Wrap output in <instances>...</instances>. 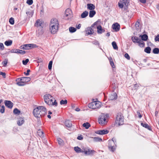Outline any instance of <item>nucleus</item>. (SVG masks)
<instances>
[{"label": "nucleus", "mask_w": 159, "mask_h": 159, "mask_svg": "<svg viewBox=\"0 0 159 159\" xmlns=\"http://www.w3.org/2000/svg\"><path fill=\"white\" fill-rule=\"evenodd\" d=\"M93 140L95 142H99L102 141V139L98 137H95L93 138Z\"/></svg>", "instance_id": "41"}, {"label": "nucleus", "mask_w": 159, "mask_h": 159, "mask_svg": "<svg viewBox=\"0 0 159 159\" xmlns=\"http://www.w3.org/2000/svg\"><path fill=\"white\" fill-rule=\"evenodd\" d=\"M30 80V78L29 77H21V78H19L17 79L16 81H22L25 84V83L28 82Z\"/></svg>", "instance_id": "12"}, {"label": "nucleus", "mask_w": 159, "mask_h": 159, "mask_svg": "<svg viewBox=\"0 0 159 159\" xmlns=\"http://www.w3.org/2000/svg\"><path fill=\"white\" fill-rule=\"evenodd\" d=\"M120 25L118 23H116L112 25V27L113 30H114L116 31L117 32L120 30Z\"/></svg>", "instance_id": "15"}, {"label": "nucleus", "mask_w": 159, "mask_h": 159, "mask_svg": "<svg viewBox=\"0 0 159 159\" xmlns=\"http://www.w3.org/2000/svg\"><path fill=\"white\" fill-rule=\"evenodd\" d=\"M107 116L104 114H102L98 119L99 123L101 125L105 124L107 122Z\"/></svg>", "instance_id": "5"}, {"label": "nucleus", "mask_w": 159, "mask_h": 159, "mask_svg": "<svg viewBox=\"0 0 159 159\" xmlns=\"http://www.w3.org/2000/svg\"><path fill=\"white\" fill-rule=\"evenodd\" d=\"M0 112L1 113H3L5 112V107L4 105L1 106L0 110Z\"/></svg>", "instance_id": "44"}, {"label": "nucleus", "mask_w": 159, "mask_h": 159, "mask_svg": "<svg viewBox=\"0 0 159 159\" xmlns=\"http://www.w3.org/2000/svg\"><path fill=\"white\" fill-rule=\"evenodd\" d=\"M97 31L98 34H102L104 32L105 30L102 29L101 25H99L97 27Z\"/></svg>", "instance_id": "22"}, {"label": "nucleus", "mask_w": 159, "mask_h": 159, "mask_svg": "<svg viewBox=\"0 0 159 159\" xmlns=\"http://www.w3.org/2000/svg\"><path fill=\"white\" fill-rule=\"evenodd\" d=\"M137 115H138V116H139V118H141L142 117V115H141V114H140L139 111H137Z\"/></svg>", "instance_id": "64"}, {"label": "nucleus", "mask_w": 159, "mask_h": 159, "mask_svg": "<svg viewBox=\"0 0 159 159\" xmlns=\"http://www.w3.org/2000/svg\"><path fill=\"white\" fill-rule=\"evenodd\" d=\"M52 61H51L49 63L48 65V68L49 70H50L52 69Z\"/></svg>", "instance_id": "46"}, {"label": "nucleus", "mask_w": 159, "mask_h": 159, "mask_svg": "<svg viewBox=\"0 0 159 159\" xmlns=\"http://www.w3.org/2000/svg\"><path fill=\"white\" fill-rule=\"evenodd\" d=\"M38 135L41 137H43L44 136L43 132L40 130H39L38 132Z\"/></svg>", "instance_id": "49"}, {"label": "nucleus", "mask_w": 159, "mask_h": 159, "mask_svg": "<svg viewBox=\"0 0 159 159\" xmlns=\"http://www.w3.org/2000/svg\"><path fill=\"white\" fill-rule=\"evenodd\" d=\"M116 139L114 138H113L111 140H109L108 146H113V145H116Z\"/></svg>", "instance_id": "16"}, {"label": "nucleus", "mask_w": 159, "mask_h": 159, "mask_svg": "<svg viewBox=\"0 0 159 159\" xmlns=\"http://www.w3.org/2000/svg\"><path fill=\"white\" fill-rule=\"evenodd\" d=\"M139 37L141 38V39L142 40L145 41L147 40L148 38V36L146 34L140 35L139 36Z\"/></svg>", "instance_id": "25"}, {"label": "nucleus", "mask_w": 159, "mask_h": 159, "mask_svg": "<svg viewBox=\"0 0 159 159\" xmlns=\"http://www.w3.org/2000/svg\"><path fill=\"white\" fill-rule=\"evenodd\" d=\"M30 71V69H28L27 70V72L26 73L25 72L24 73L27 76L29 75V72Z\"/></svg>", "instance_id": "61"}, {"label": "nucleus", "mask_w": 159, "mask_h": 159, "mask_svg": "<svg viewBox=\"0 0 159 159\" xmlns=\"http://www.w3.org/2000/svg\"><path fill=\"white\" fill-rule=\"evenodd\" d=\"M112 45L114 49L115 50H118V47L116 42L115 41H113L112 43Z\"/></svg>", "instance_id": "32"}, {"label": "nucleus", "mask_w": 159, "mask_h": 159, "mask_svg": "<svg viewBox=\"0 0 159 159\" xmlns=\"http://www.w3.org/2000/svg\"><path fill=\"white\" fill-rule=\"evenodd\" d=\"M75 151L77 153L81 152L82 149L78 147H74Z\"/></svg>", "instance_id": "31"}, {"label": "nucleus", "mask_w": 159, "mask_h": 159, "mask_svg": "<svg viewBox=\"0 0 159 159\" xmlns=\"http://www.w3.org/2000/svg\"><path fill=\"white\" fill-rule=\"evenodd\" d=\"M124 116L121 113L117 114L116 117V122L119 125H121L124 124Z\"/></svg>", "instance_id": "2"}, {"label": "nucleus", "mask_w": 159, "mask_h": 159, "mask_svg": "<svg viewBox=\"0 0 159 159\" xmlns=\"http://www.w3.org/2000/svg\"><path fill=\"white\" fill-rule=\"evenodd\" d=\"M72 11L70 9H67L65 12V17L67 19H69L72 17Z\"/></svg>", "instance_id": "8"}, {"label": "nucleus", "mask_w": 159, "mask_h": 159, "mask_svg": "<svg viewBox=\"0 0 159 159\" xmlns=\"http://www.w3.org/2000/svg\"><path fill=\"white\" fill-rule=\"evenodd\" d=\"M4 47L2 43H0V50H2L4 49Z\"/></svg>", "instance_id": "56"}, {"label": "nucleus", "mask_w": 159, "mask_h": 159, "mask_svg": "<svg viewBox=\"0 0 159 159\" xmlns=\"http://www.w3.org/2000/svg\"><path fill=\"white\" fill-rule=\"evenodd\" d=\"M59 24L56 19H53L51 20L50 24V30L51 33L54 34L57 31Z\"/></svg>", "instance_id": "1"}, {"label": "nucleus", "mask_w": 159, "mask_h": 159, "mask_svg": "<svg viewBox=\"0 0 159 159\" xmlns=\"http://www.w3.org/2000/svg\"><path fill=\"white\" fill-rule=\"evenodd\" d=\"M89 12L88 11H84L81 15V17L82 18H84L86 17L88 15Z\"/></svg>", "instance_id": "23"}, {"label": "nucleus", "mask_w": 159, "mask_h": 159, "mask_svg": "<svg viewBox=\"0 0 159 159\" xmlns=\"http://www.w3.org/2000/svg\"><path fill=\"white\" fill-rule=\"evenodd\" d=\"M57 140L58 143L59 145H61L63 143V141L60 138H57Z\"/></svg>", "instance_id": "48"}, {"label": "nucleus", "mask_w": 159, "mask_h": 159, "mask_svg": "<svg viewBox=\"0 0 159 159\" xmlns=\"http://www.w3.org/2000/svg\"><path fill=\"white\" fill-rule=\"evenodd\" d=\"M16 81H18L17 83V84L19 86H23L25 84L22 81L18 80Z\"/></svg>", "instance_id": "39"}, {"label": "nucleus", "mask_w": 159, "mask_h": 159, "mask_svg": "<svg viewBox=\"0 0 159 159\" xmlns=\"http://www.w3.org/2000/svg\"><path fill=\"white\" fill-rule=\"evenodd\" d=\"M83 126L86 129H88L90 126V124L89 122H86L83 124Z\"/></svg>", "instance_id": "30"}, {"label": "nucleus", "mask_w": 159, "mask_h": 159, "mask_svg": "<svg viewBox=\"0 0 159 159\" xmlns=\"http://www.w3.org/2000/svg\"><path fill=\"white\" fill-rule=\"evenodd\" d=\"M152 52L155 54H157L159 53V49L158 48H154L152 51Z\"/></svg>", "instance_id": "38"}, {"label": "nucleus", "mask_w": 159, "mask_h": 159, "mask_svg": "<svg viewBox=\"0 0 159 159\" xmlns=\"http://www.w3.org/2000/svg\"><path fill=\"white\" fill-rule=\"evenodd\" d=\"M65 124L66 127L69 128L71 127L72 125V122L69 120H66L65 122Z\"/></svg>", "instance_id": "21"}, {"label": "nucleus", "mask_w": 159, "mask_h": 159, "mask_svg": "<svg viewBox=\"0 0 159 159\" xmlns=\"http://www.w3.org/2000/svg\"><path fill=\"white\" fill-rule=\"evenodd\" d=\"M124 56L125 57V58H126L128 60H129L130 59V57L129 55L127 53H126L125 54Z\"/></svg>", "instance_id": "58"}, {"label": "nucleus", "mask_w": 159, "mask_h": 159, "mask_svg": "<svg viewBox=\"0 0 159 159\" xmlns=\"http://www.w3.org/2000/svg\"><path fill=\"white\" fill-rule=\"evenodd\" d=\"M117 94L116 93H113V94H111L110 96L109 99L111 100L116 99L117 98Z\"/></svg>", "instance_id": "17"}, {"label": "nucleus", "mask_w": 159, "mask_h": 159, "mask_svg": "<svg viewBox=\"0 0 159 159\" xmlns=\"http://www.w3.org/2000/svg\"><path fill=\"white\" fill-rule=\"evenodd\" d=\"M141 125L143 127L148 129L149 130H152L151 127L147 123H141Z\"/></svg>", "instance_id": "24"}, {"label": "nucleus", "mask_w": 159, "mask_h": 159, "mask_svg": "<svg viewBox=\"0 0 159 159\" xmlns=\"http://www.w3.org/2000/svg\"><path fill=\"white\" fill-rule=\"evenodd\" d=\"M108 132L109 131L107 129L98 130L95 132L96 133L100 135H103L106 134H108Z\"/></svg>", "instance_id": "14"}, {"label": "nucleus", "mask_w": 159, "mask_h": 159, "mask_svg": "<svg viewBox=\"0 0 159 159\" xmlns=\"http://www.w3.org/2000/svg\"><path fill=\"white\" fill-rule=\"evenodd\" d=\"M9 22L12 25H14V18L12 17L10 18L9 20Z\"/></svg>", "instance_id": "45"}, {"label": "nucleus", "mask_w": 159, "mask_h": 159, "mask_svg": "<svg viewBox=\"0 0 159 159\" xmlns=\"http://www.w3.org/2000/svg\"><path fill=\"white\" fill-rule=\"evenodd\" d=\"M120 2L126 6L128 5V0H120Z\"/></svg>", "instance_id": "43"}, {"label": "nucleus", "mask_w": 159, "mask_h": 159, "mask_svg": "<svg viewBox=\"0 0 159 159\" xmlns=\"http://www.w3.org/2000/svg\"><path fill=\"white\" fill-rule=\"evenodd\" d=\"M89 107L93 109H98L101 107L100 103L98 101H94L88 104Z\"/></svg>", "instance_id": "4"}, {"label": "nucleus", "mask_w": 159, "mask_h": 159, "mask_svg": "<svg viewBox=\"0 0 159 159\" xmlns=\"http://www.w3.org/2000/svg\"><path fill=\"white\" fill-rule=\"evenodd\" d=\"M95 151L93 150H91L89 149L88 150L87 152V154H86V155H93L95 152Z\"/></svg>", "instance_id": "27"}, {"label": "nucleus", "mask_w": 159, "mask_h": 159, "mask_svg": "<svg viewBox=\"0 0 159 159\" xmlns=\"http://www.w3.org/2000/svg\"><path fill=\"white\" fill-rule=\"evenodd\" d=\"M39 108L40 110V117H43L46 114V108L43 106H39Z\"/></svg>", "instance_id": "11"}, {"label": "nucleus", "mask_w": 159, "mask_h": 159, "mask_svg": "<svg viewBox=\"0 0 159 159\" xmlns=\"http://www.w3.org/2000/svg\"><path fill=\"white\" fill-rule=\"evenodd\" d=\"M131 39L133 42L134 43L139 42L141 41V40L139 39L138 37L136 36L133 37L131 38Z\"/></svg>", "instance_id": "20"}, {"label": "nucleus", "mask_w": 159, "mask_h": 159, "mask_svg": "<svg viewBox=\"0 0 159 159\" xmlns=\"http://www.w3.org/2000/svg\"><path fill=\"white\" fill-rule=\"evenodd\" d=\"M44 100L46 103L49 105H51V103L54 98L49 94H46L44 96Z\"/></svg>", "instance_id": "3"}, {"label": "nucleus", "mask_w": 159, "mask_h": 159, "mask_svg": "<svg viewBox=\"0 0 159 159\" xmlns=\"http://www.w3.org/2000/svg\"><path fill=\"white\" fill-rule=\"evenodd\" d=\"M77 139L78 140H81L83 139V137L81 135L78 136Z\"/></svg>", "instance_id": "63"}, {"label": "nucleus", "mask_w": 159, "mask_h": 159, "mask_svg": "<svg viewBox=\"0 0 159 159\" xmlns=\"http://www.w3.org/2000/svg\"><path fill=\"white\" fill-rule=\"evenodd\" d=\"M154 39L156 42H159V34L157 35L155 37Z\"/></svg>", "instance_id": "59"}, {"label": "nucleus", "mask_w": 159, "mask_h": 159, "mask_svg": "<svg viewBox=\"0 0 159 159\" xmlns=\"http://www.w3.org/2000/svg\"><path fill=\"white\" fill-rule=\"evenodd\" d=\"M51 105H53V106H55L57 107V103L56 101V100H55L54 102H52L51 103Z\"/></svg>", "instance_id": "52"}, {"label": "nucleus", "mask_w": 159, "mask_h": 159, "mask_svg": "<svg viewBox=\"0 0 159 159\" xmlns=\"http://www.w3.org/2000/svg\"><path fill=\"white\" fill-rule=\"evenodd\" d=\"M6 73L5 72H0V75H1L3 76V77L4 78H5Z\"/></svg>", "instance_id": "62"}, {"label": "nucleus", "mask_w": 159, "mask_h": 159, "mask_svg": "<svg viewBox=\"0 0 159 159\" xmlns=\"http://www.w3.org/2000/svg\"><path fill=\"white\" fill-rule=\"evenodd\" d=\"M26 3L29 5H30L33 4V0H27Z\"/></svg>", "instance_id": "53"}, {"label": "nucleus", "mask_w": 159, "mask_h": 159, "mask_svg": "<svg viewBox=\"0 0 159 159\" xmlns=\"http://www.w3.org/2000/svg\"><path fill=\"white\" fill-rule=\"evenodd\" d=\"M18 49H11V50L10 52L11 53H18Z\"/></svg>", "instance_id": "47"}, {"label": "nucleus", "mask_w": 159, "mask_h": 159, "mask_svg": "<svg viewBox=\"0 0 159 159\" xmlns=\"http://www.w3.org/2000/svg\"><path fill=\"white\" fill-rule=\"evenodd\" d=\"M25 122L23 118H20L18 119V120L17 122V124L19 126H21Z\"/></svg>", "instance_id": "19"}, {"label": "nucleus", "mask_w": 159, "mask_h": 159, "mask_svg": "<svg viewBox=\"0 0 159 159\" xmlns=\"http://www.w3.org/2000/svg\"><path fill=\"white\" fill-rule=\"evenodd\" d=\"M13 112L15 114L19 115L20 113V111L18 109L16 108L13 110Z\"/></svg>", "instance_id": "35"}, {"label": "nucleus", "mask_w": 159, "mask_h": 159, "mask_svg": "<svg viewBox=\"0 0 159 159\" xmlns=\"http://www.w3.org/2000/svg\"><path fill=\"white\" fill-rule=\"evenodd\" d=\"M67 100H61L60 101V104L61 105H66L67 104Z\"/></svg>", "instance_id": "40"}, {"label": "nucleus", "mask_w": 159, "mask_h": 159, "mask_svg": "<svg viewBox=\"0 0 159 159\" xmlns=\"http://www.w3.org/2000/svg\"><path fill=\"white\" fill-rule=\"evenodd\" d=\"M25 53V52L24 50H22L18 49V53H20L22 54H24Z\"/></svg>", "instance_id": "55"}, {"label": "nucleus", "mask_w": 159, "mask_h": 159, "mask_svg": "<svg viewBox=\"0 0 159 159\" xmlns=\"http://www.w3.org/2000/svg\"><path fill=\"white\" fill-rule=\"evenodd\" d=\"M4 104L7 107L10 109H11L13 106V103L10 101L5 100Z\"/></svg>", "instance_id": "13"}, {"label": "nucleus", "mask_w": 159, "mask_h": 159, "mask_svg": "<svg viewBox=\"0 0 159 159\" xmlns=\"http://www.w3.org/2000/svg\"><path fill=\"white\" fill-rule=\"evenodd\" d=\"M138 43L139 44V45L140 47H143L144 45V43L141 40L140 42H138Z\"/></svg>", "instance_id": "54"}, {"label": "nucleus", "mask_w": 159, "mask_h": 159, "mask_svg": "<svg viewBox=\"0 0 159 159\" xmlns=\"http://www.w3.org/2000/svg\"><path fill=\"white\" fill-rule=\"evenodd\" d=\"M29 61V59H26L25 60L22 61L23 64L25 65L27 64V63Z\"/></svg>", "instance_id": "50"}, {"label": "nucleus", "mask_w": 159, "mask_h": 159, "mask_svg": "<svg viewBox=\"0 0 159 159\" xmlns=\"http://www.w3.org/2000/svg\"><path fill=\"white\" fill-rule=\"evenodd\" d=\"M151 48L149 47L146 48L144 49V51L147 53H150L151 52Z\"/></svg>", "instance_id": "34"}, {"label": "nucleus", "mask_w": 159, "mask_h": 159, "mask_svg": "<svg viewBox=\"0 0 159 159\" xmlns=\"http://www.w3.org/2000/svg\"><path fill=\"white\" fill-rule=\"evenodd\" d=\"M118 6L119 7L121 8H123V7L124 4L122 3H118Z\"/></svg>", "instance_id": "60"}, {"label": "nucleus", "mask_w": 159, "mask_h": 159, "mask_svg": "<svg viewBox=\"0 0 159 159\" xmlns=\"http://www.w3.org/2000/svg\"><path fill=\"white\" fill-rule=\"evenodd\" d=\"M8 62V59L6 58L5 59L4 61H3L2 64L3 65V66L4 67H6L7 65V64Z\"/></svg>", "instance_id": "42"}, {"label": "nucleus", "mask_w": 159, "mask_h": 159, "mask_svg": "<svg viewBox=\"0 0 159 159\" xmlns=\"http://www.w3.org/2000/svg\"><path fill=\"white\" fill-rule=\"evenodd\" d=\"M36 45L34 44H26L21 46L20 48L23 49H29L30 48L36 47Z\"/></svg>", "instance_id": "6"}, {"label": "nucleus", "mask_w": 159, "mask_h": 159, "mask_svg": "<svg viewBox=\"0 0 159 159\" xmlns=\"http://www.w3.org/2000/svg\"><path fill=\"white\" fill-rule=\"evenodd\" d=\"M43 24V22L42 20H40L39 19H38L35 24V25L37 27L41 26V32H40L41 34L42 33V28L43 27L42 26V25Z\"/></svg>", "instance_id": "10"}, {"label": "nucleus", "mask_w": 159, "mask_h": 159, "mask_svg": "<svg viewBox=\"0 0 159 159\" xmlns=\"http://www.w3.org/2000/svg\"><path fill=\"white\" fill-rule=\"evenodd\" d=\"M96 11L94 10L90 11L89 12V17L90 18L93 17L96 14Z\"/></svg>", "instance_id": "26"}, {"label": "nucleus", "mask_w": 159, "mask_h": 159, "mask_svg": "<svg viewBox=\"0 0 159 159\" xmlns=\"http://www.w3.org/2000/svg\"><path fill=\"white\" fill-rule=\"evenodd\" d=\"M69 30L70 32L72 33L75 32L76 30V29L74 27H71L69 28Z\"/></svg>", "instance_id": "37"}, {"label": "nucleus", "mask_w": 159, "mask_h": 159, "mask_svg": "<svg viewBox=\"0 0 159 159\" xmlns=\"http://www.w3.org/2000/svg\"><path fill=\"white\" fill-rule=\"evenodd\" d=\"M109 60L110 61V64L111 66V67L113 68H114L115 67V66L112 58L110 57L109 59Z\"/></svg>", "instance_id": "33"}, {"label": "nucleus", "mask_w": 159, "mask_h": 159, "mask_svg": "<svg viewBox=\"0 0 159 159\" xmlns=\"http://www.w3.org/2000/svg\"><path fill=\"white\" fill-rule=\"evenodd\" d=\"M89 148H84L82 149V153H84L85 155L87 154V152Z\"/></svg>", "instance_id": "28"}, {"label": "nucleus", "mask_w": 159, "mask_h": 159, "mask_svg": "<svg viewBox=\"0 0 159 159\" xmlns=\"http://www.w3.org/2000/svg\"><path fill=\"white\" fill-rule=\"evenodd\" d=\"M40 110L39 108V106L34 108L33 110V113L35 117L40 118L41 116L40 114Z\"/></svg>", "instance_id": "7"}, {"label": "nucleus", "mask_w": 159, "mask_h": 159, "mask_svg": "<svg viewBox=\"0 0 159 159\" xmlns=\"http://www.w3.org/2000/svg\"><path fill=\"white\" fill-rule=\"evenodd\" d=\"M116 145L108 147L109 149L111 151L113 152L115 150Z\"/></svg>", "instance_id": "36"}, {"label": "nucleus", "mask_w": 159, "mask_h": 159, "mask_svg": "<svg viewBox=\"0 0 159 159\" xmlns=\"http://www.w3.org/2000/svg\"><path fill=\"white\" fill-rule=\"evenodd\" d=\"M131 86L133 87V89H136L139 86V85L137 84H136L134 85H131Z\"/></svg>", "instance_id": "57"}, {"label": "nucleus", "mask_w": 159, "mask_h": 159, "mask_svg": "<svg viewBox=\"0 0 159 159\" xmlns=\"http://www.w3.org/2000/svg\"><path fill=\"white\" fill-rule=\"evenodd\" d=\"M97 21L94 22L92 24L91 27H89L87 28V33L88 34H92L93 33V30L92 28L94 26L97 24Z\"/></svg>", "instance_id": "9"}, {"label": "nucleus", "mask_w": 159, "mask_h": 159, "mask_svg": "<svg viewBox=\"0 0 159 159\" xmlns=\"http://www.w3.org/2000/svg\"><path fill=\"white\" fill-rule=\"evenodd\" d=\"M12 43V41L11 40H9L6 41L5 43V44L7 46H9L11 45Z\"/></svg>", "instance_id": "29"}, {"label": "nucleus", "mask_w": 159, "mask_h": 159, "mask_svg": "<svg viewBox=\"0 0 159 159\" xmlns=\"http://www.w3.org/2000/svg\"><path fill=\"white\" fill-rule=\"evenodd\" d=\"M92 43L93 44H94L96 45H98L99 46V43L98 41L96 40H95L94 41H93L92 42Z\"/></svg>", "instance_id": "51"}, {"label": "nucleus", "mask_w": 159, "mask_h": 159, "mask_svg": "<svg viewBox=\"0 0 159 159\" xmlns=\"http://www.w3.org/2000/svg\"><path fill=\"white\" fill-rule=\"evenodd\" d=\"M87 9L90 10V11L93 10L95 8V6L91 3L87 4Z\"/></svg>", "instance_id": "18"}]
</instances>
